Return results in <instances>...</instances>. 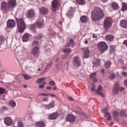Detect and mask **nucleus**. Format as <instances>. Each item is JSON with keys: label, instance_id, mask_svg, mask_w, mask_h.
<instances>
[{"label": "nucleus", "instance_id": "c03bdc74", "mask_svg": "<svg viewBox=\"0 0 127 127\" xmlns=\"http://www.w3.org/2000/svg\"><path fill=\"white\" fill-rule=\"evenodd\" d=\"M5 92L4 89L1 87H0V94H4Z\"/></svg>", "mask_w": 127, "mask_h": 127}, {"label": "nucleus", "instance_id": "e2e57ef3", "mask_svg": "<svg viewBox=\"0 0 127 127\" xmlns=\"http://www.w3.org/2000/svg\"><path fill=\"white\" fill-rule=\"evenodd\" d=\"M93 82H96L97 81V80L96 78H95L93 79Z\"/></svg>", "mask_w": 127, "mask_h": 127}, {"label": "nucleus", "instance_id": "9d476101", "mask_svg": "<svg viewBox=\"0 0 127 127\" xmlns=\"http://www.w3.org/2000/svg\"><path fill=\"white\" fill-rule=\"evenodd\" d=\"M119 91V83L118 82H116L114 86L113 89V93L114 94H117Z\"/></svg>", "mask_w": 127, "mask_h": 127}, {"label": "nucleus", "instance_id": "13d9d810", "mask_svg": "<svg viewBox=\"0 0 127 127\" xmlns=\"http://www.w3.org/2000/svg\"><path fill=\"white\" fill-rule=\"evenodd\" d=\"M44 95V96H47V94H39L37 97H35V98L36 99H37V98L38 97V96H39V95Z\"/></svg>", "mask_w": 127, "mask_h": 127}, {"label": "nucleus", "instance_id": "6e6552de", "mask_svg": "<svg viewBox=\"0 0 127 127\" xmlns=\"http://www.w3.org/2000/svg\"><path fill=\"white\" fill-rule=\"evenodd\" d=\"M15 21L12 19H9L7 22V26L8 28H13L15 26Z\"/></svg>", "mask_w": 127, "mask_h": 127}, {"label": "nucleus", "instance_id": "9b49d317", "mask_svg": "<svg viewBox=\"0 0 127 127\" xmlns=\"http://www.w3.org/2000/svg\"><path fill=\"white\" fill-rule=\"evenodd\" d=\"M1 7L2 9L4 10L7 11L10 10L8 4L5 2H2L1 4Z\"/></svg>", "mask_w": 127, "mask_h": 127}, {"label": "nucleus", "instance_id": "423d86ee", "mask_svg": "<svg viewBox=\"0 0 127 127\" xmlns=\"http://www.w3.org/2000/svg\"><path fill=\"white\" fill-rule=\"evenodd\" d=\"M39 13L41 15H45L48 13V8L44 6L40 8H39Z\"/></svg>", "mask_w": 127, "mask_h": 127}, {"label": "nucleus", "instance_id": "39448f33", "mask_svg": "<svg viewBox=\"0 0 127 127\" xmlns=\"http://www.w3.org/2000/svg\"><path fill=\"white\" fill-rule=\"evenodd\" d=\"M111 18L109 17H107L104 21L103 26L106 30L111 27L112 26Z\"/></svg>", "mask_w": 127, "mask_h": 127}, {"label": "nucleus", "instance_id": "864d4df0", "mask_svg": "<svg viewBox=\"0 0 127 127\" xmlns=\"http://www.w3.org/2000/svg\"><path fill=\"white\" fill-rule=\"evenodd\" d=\"M69 43L70 44V45L73 46L74 45V43L73 42V40L72 39H70L69 40Z\"/></svg>", "mask_w": 127, "mask_h": 127}, {"label": "nucleus", "instance_id": "2eb2a0df", "mask_svg": "<svg viewBox=\"0 0 127 127\" xmlns=\"http://www.w3.org/2000/svg\"><path fill=\"white\" fill-rule=\"evenodd\" d=\"M102 87L101 86H99L96 90V93L98 95H100L102 97H103L104 96V95L102 93Z\"/></svg>", "mask_w": 127, "mask_h": 127}, {"label": "nucleus", "instance_id": "bb28decb", "mask_svg": "<svg viewBox=\"0 0 127 127\" xmlns=\"http://www.w3.org/2000/svg\"><path fill=\"white\" fill-rule=\"evenodd\" d=\"M127 9V4L125 2L122 3V10L124 11Z\"/></svg>", "mask_w": 127, "mask_h": 127}, {"label": "nucleus", "instance_id": "a19ab883", "mask_svg": "<svg viewBox=\"0 0 127 127\" xmlns=\"http://www.w3.org/2000/svg\"><path fill=\"white\" fill-rule=\"evenodd\" d=\"M55 33L52 29H49L48 32V34L49 35L53 34L54 35Z\"/></svg>", "mask_w": 127, "mask_h": 127}, {"label": "nucleus", "instance_id": "338daca9", "mask_svg": "<svg viewBox=\"0 0 127 127\" xmlns=\"http://www.w3.org/2000/svg\"><path fill=\"white\" fill-rule=\"evenodd\" d=\"M124 84L126 86H127V79L125 80Z\"/></svg>", "mask_w": 127, "mask_h": 127}, {"label": "nucleus", "instance_id": "412c9836", "mask_svg": "<svg viewBox=\"0 0 127 127\" xmlns=\"http://www.w3.org/2000/svg\"><path fill=\"white\" fill-rule=\"evenodd\" d=\"M114 38L113 35L111 34L107 35L105 36V39L107 41H110L113 40Z\"/></svg>", "mask_w": 127, "mask_h": 127}, {"label": "nucleus", "instance_id": "680f3d73", "mask_svg": "<svg viewBox=\"0 0 127 127\" xmlns=\"http://www.w3.org/2000/svg\"><path fill=\"white\" fill-rule=\"evenodd\" d=\"M110 47L111 49L113 50L115 49V46L114 45H111L110 46Z\"/></svg>", "mask_w": 127, "mask_h": 127}, {"label": "nucleus", "instance_id": "c756f323", "mask_svg": "<svg viewBox=\"0 0 127 127\" xmlns=\"http://www.w3.org/2000/svg\"><path fill=\"white\" fill-rule=\"evenodd\" d=\"M9 105L12 107H15L16 105V102L12 100L9 102Z\"/></svg>", "mask_w": 127, "mask_h": 127}, {"label": "nucleus", "instance_id": "f257e3e1", "mask_svg": "<svg viewBox=\"0 0 127 127\" xmlns=\"http://www.w3.org/2000/svg\"><path fill=\"white\" fill-rule=\"evenodd\" d=\"M91 18L93 21H97L102 18L104 16L103 11L100 8L95 7L92 10Z\"/></svg>", "mask_w": 127, "mask_h": 127}, {"label": "nucleus", "instance_id": "2f4dec72", "mask_svg": "<svg viewBox=\"0 0 127 127\" xmlns=\"http://www.w3.org/2000/svg\"><path fill=\"white\" fill-rule=\"evenodd\" d=\"M73 12L71 11H69L66 15L68 18H71L73 16Z\"/></svg>", "mask_w": 127, "mask_h": 127}, {"label": "nucleus", "instance_id": "e433bc0d", "mask_svg": "<svg viewBox=\"0 0 127 127\" xmlns=\"http://www.w3.org/2000/svg\"><path fill=\"white\" fill-rule=\"evenodd\" d=\"M4 40L5 38L3 36H0V45L4 42Z\"/></svg>", "mask_w": 127, "mask_h": 127}, {"label": "nucleus", "instance_id": "1a4fd4ad", "mask_svg": "<svg viewBox=\"0 0 127 127\" xmlns=\"http://www.w3.org/2000/svg\"><path fill=\"white\" fill-rule=\"evenodd\" d=\"M75 116L72 115H68L66 117V121H69L70 123H72L74 122L75 119Z\"/></svg>", "mask_w": 127, "mask_h": 127}, {"label": "nucleus", "instance_id": "72a5a7b5", "mask_svg": "<svg viewBox=\"0 0 127 127\" xmlns=\"http://www.w3.org/2000/svg\"><path fill=\"white\" fill-rule=\"evenodd\" d=\"M45 79V78H41L38 79L36 81V82L38 83H40L43 82Z\"/></svg>", "mask_w": 127, "mask_h": 127}, {"label": "nucleus", "instance_id": "a878e982", "mask_svg": "<svg viewBox=\"0 0 127 127\" xmlns=\"http://www.w3.org/2000/svg\"><path fill=\"white\" fill-rule=\"evenodd\" d=\"M80 20L81 22L85 23L87 21V18L86 16H83L80 17Z\"/></svg>", "mask_w": 127, "mask_h": 127}, {"label": "nucleus", "instance_id": "6e6d98bb", "mask_svg": "<svg viewBox=\"0 0 127 127\" xmlns=\"http://www.w3.org/2000/svg\"><path fill=\"white\" fill-rule=\"evenodd\" d=\"M38 42L37 41H34L33 42L32 44L33 45H37L38 44Z\"/></svg>", "mask_w": 127, "mask_h": 127}, {"label": "nucleus", "instance_id": "603ef678", "mask_svg": "<svg viewBox=\"0 0 127 127\" xmlns=\"http://www.w3.org/2000/svg\"><path fill=\"white\" fill-rule=\"evenodd\" d=\"M122 75L124 77H126L127 76V72H123L122 73Z\"/></svg>", "mask_w": 127, "mask_h": 127}, {"label": "nucleus", "instance_id": "c9c22d12", "mask_svg": "<svg viewBox=\"0 0 127 127\" xmlns=\"http://www.w3.org/2000/svg\"><path fill=\"white\" fill-rule=\"evenodd\" d=\"M76 1L79 4L83 5L85 3L84 0H76Z\"/></svg>", "mask_w": 127, "mask_h": 127}, {"label": "nucleus", "instance_id": "0eeeda50", "mask_svg": "<svg viewBox=\"0 0 127 127\" xmlns=\"http://www.w3.org/2000/svg\"><path fill=\"white\" fill-rule=\"evenodd\" d=\"M26 15L28 18H32L35 15V12L33 9H31L28 10Z\"/></svg>", "mask_w": 127, "mask_h": 127}, {"label": "nucleus", "instance_id": "20e7f679", "mask_svg": "<svg viewBox=\"0 0 127 127\" xmlns=\"http://www.w3.org/2000/svg\"><path fill=\"white\" fill-rule=\"evenodd\" d=\"M98 48L101 54H102L108 49V47L104 42H100L98 44Z\"/></svg>", "mask_w": 127, "mask_h": 127}, {"label": "nucleus", "instance_id": "6ab92c4d", "mask_svg": "<svg viewBox=\"0 0 127 127\" xmlns=\"http://www.w3.org/2000/svg\"><path fill=\"white\" fill-rule=\"evenodd\" d=\"M120 26L124 28H127V20H123L120 21Z\"/></svg>", "mask_w": 127, "mask_h": 127}, {"label": "nucleus", "instance_id": "79ce46f5", "mask_svg": "<svg viewBox=\"0 0 127 127\" xmlns=\"http://www.w3.org/2000/svg\"><path fill=\"white\" fill-rule=\"evenodd\" d=\"M119 115V114L118 112L117 111H114L113 113V116L114 118H116Z\"/></svg>", "mask_w": 127, "mask_h": 127}, {"label": "nucleus", "instance_id": "4be33fe9", "mask_svg": "<svg viewBox=\"0 0 127 127\" xmlns=\"http://www.w3.org/2000/svg\"><path fill=\"white\" fill-rule=\"evenodd\" d=\"M30 34L28 33L25 34L22 37V40L24 42H27L29 39V37L30 36Z\"/></svg>", "mask_w": 127, "mask_h": 127}, {"label": "nucleus", "instance_id": "f8f14e48", "mask_svg": "<svg viewBox=\"0 0 127 127\" xmlns=\"http://www.w3.org/2000/svg\"><path fill=\"white\" fill-rule=\"evenodd\" d=\"M4 122L5 124L7 126H10L12 123V121L11 119L8 117L5 118L4 120Z\"/></svg>", "mask_w": 127, "mask_h": 127}, {"label": "nucleus", "instance_id": "de8ad7c7", "mask_svg": "<svg viewBox=\"0 0 127 127\" xmlns=\"http://www.w3.org/2000/svg\"><path fill=\"white\" fill-rule=\"evenodd\" d=\"M34 58V57H30L29 58V59L32 61V62L33 63V64L35 62Z\"/></svg>", "mask_w": 127, "mask_h": 127}, {"label": "nucleus", "instance_id": "f704fd0d", "mask_svg": "<svg viewBox=\"0 0 127 127\" xmlns=\"http://www.w3.org/2000/svg\"><path fill=\"white\" fill-rule=\"evenodd\" d=\"M105 116L107 117L108 120H110L111 119V117L109 113H106L105 115Z\"/></svg>", "mask_w": 127, "mask_h": 127}, {"label": "nucleus", "instance_id": "5fc2aeb1", "mask_svg": "<svg viewBox=\"0 0 127 127\" xmlns=\"http://www.w3.org/2000/svg\"><path fill=\"white\" fill-rule=\"evenodd\" d=\"M119 90H120V92H122L124 91V88L123 87H119Z\"/></svg>", "mask_w": 127, "mask_h": 127}, {"label": "nucleus", "instance_id": "4468645a", "mask_svg": "<svg viewBox=\"0 0 127 127\" xmlns=\"http://www.w3.org/2000/svg\"><path fill=\"white\" fill-rule=\"evenodd\" d=\"M93 67H96L100 65V62L99 60L94 59L93 61Z\"/></svg>", "mask_w": 127, "mask_h": 127}, {"label": "nucleus", "instance_id": "aec40b11", "mask_svg": "<svg viewBox=\"0 0 127 127\" xmlns=\"http://www.w3.org/2000/svg\"><path fill=\"white\" fill-rule=\"evenodd\" d=\"M55 105V102L52 101L49 104L45 105L44 106L46 109H48L54 107Z\"/></svg>", "mask_w": 127, "mask_h": 127}, {"label": "nucleus", "instance_id": "37998d69", "mask_svg": "<svg viewBox=\"0 0 127 127\" xmlns=\"http://www.w3.org/2000/svg\"><path fill=\"white\" fill-rule=\"evenodd\" d=\"M116 76V74L114 73H112L109 76L110 78L111 79H114Z\"/></svg>", "mask_w": 127, "mask_h": 127}, {"label": "nucleus", "instance_id": "3c124183", "mask_svg": "<svg viewBox=\"0 0 127 127\" xmlns=\"http://www.w3.org/2000/svg\"><path fill=\"white\" fill-rule=\"evenodd\" d=\"M91 90L93 91H95V84H93L91 88Z\"/></svg>", "mask_w": 127, "mask_h": 127}, {"label": "nucleus", "instance_id": "58836bf2", "mask_svg": "<svg viewBox=\"0 0 127 127\" xmlns=\"http://www.w3.org/2000/svg\"><path fill=\"white\" fill-rule=\"evenodd\" d=\"M8 108L4 106L2 107L0 109V111L1 112H2L5 110H7Z\"/></svg>", "mask_w": 127, "mask_h": 127}, {"label": "nucleus", "instance_id": "49530a36", "mask_svg": "<svg viewBox=\"0 0 127 127\" xmlns=\"http://www.w3.org/2000/svg\"><path fill=\"white\" fill-rule=\"evenodd\" d=\"M108 109L107 107L103 108L102 110V112L103 113H106L108 111Z\"/></svg>", "mask_w": 127, "mask_h": 127}, {"label": "nucleus", "instance_id": "393cba45", "mask_svg": "<svg viewBox=\"0 0 127 127\" xmlns=\"http://www.w3.org/2000/svg\"><path fill=\"white\" fill-rule=\"evenodd\" d=\"M111 6L114 10H116L119 9V8L117 3L115 2H113L112 3Z\"/></svg>", "mask_w": 127, "mask_h": 127}, {"label": "nucleus", "instance_id": "ea45409f", "mask_svg": "<svg viewBox=\"0 0 127 127\" xmlns=\"http://www.w3.org/2000/svg\"><path fill=\"white\" fill-rule=\"evenodd\" d=\"M96 76V73L95 72L91 73L90 78L91 79H93L95 78Z\"/></svg>", "mask_w": 127, "mask_h": 127}, {"label": "nucleus", "instance_id": "f3484780", "mask_svg": "<svg viewBox=\"0 0 127 127\" xmlns=\"http://www.w3.org/2000/svg\"><path fill=\"white\" fill-rule=\"evenodd\" d=\"M83 54L84 57L85 58L88 57L89 55V51L87 47L83 49Z\"/></svg>", "mask_w": 127, "mask_h": 127}, {"label": "nucleus", "instance_id": "4c0bfd02", "mask_svg": "<svg viewBox=\"0 0 127 127\" xmlns=\"http://www.w3.org/2000/svg\"><path fill=\"white\" fill-rule=\"evenodd\" d=\"M111 65V63L109 61L107 62L105 64V66L106 67L108 68Z\"/></svg>", "mask_w": 127, "mask_h": 127}, {"label": "nucleus", "instance_id": "dca6fc26", "mask_svg": "<svg viewBox=\"0 0 127 127\" xmlns=\"http://www.w3.org/2000/svg\"><path fill=\"white\" fill-rule=\"evenodd\" d=\"M31 53L33 56H35L39 53V48L37 46L33 47L31 52Z\"/></svg>", "mask_w": 127, "mask_h": 127}, {"label": "nucleus", "instance_id": "ddd939ff", "mask_svg": "<svg viewBox=\"0 0 127 127\" xmlns=\"http://www.w3.org/2000/svg\"><path fill=\"white\" fill-rule=\"evenodd\" d=\"M16 0H10L8 1V4L10 10L11 8H13L15 5Z\"/></svg>", "mask_w": 127, "mask_h": 127}, {"label": "nucleus", "instance_id": "69168bd1", "mask_svg": "<svg viewBox=\"0 0 127 127\" xmlns=\"http://www.w3.org/2000/svg\"><path fill=\"white\" fill-rule=\"evenodd\" d=\"M67 56L65 55L62 56V58L63 59H65L67 58Z\"/></svg>", "mask_w": 127, "mask_h": 127}, {"label": "nucleus", "instance_id": "f03ea898", "mask_svg": "<svg viewBox=\"0 0 127 127\" xmlns=\"http://www.w3.org/2000/svg\"><path fill=\"white\" fill-rule=\"evenodd\" d=\"M18 28L19 32H22L26 28L25 24L23 19H16Z\"/></svg>", "mask_w": 127, "mask_h": 127}, {"label": "nucleus", "instance_id": "cd10ccee", "mask_svg": "<svg viewBox=\"0 0 127 127\" xmlns=\"http://www.w3.org/2000/svg\"><path fill=\"white\" fill-rule=\"evenodd\" d=\"M126 111L125 110H122L121 111L119 115L124 117H127V114L125 113Z\"/></svg>", "mask_w": 127, "mask_h": 127}, {"label": "nucleus", "instance_id": "b1692460", "mask_svg": "<svg viewBox=\"0 0 127 127\" xmlns=\"http://www.w3.org/2000/svg\"><path fill=\"white\" fill-rule=\"evenodd\" d=\"M58 116V114L57 113H54L49 115V118L51 120L55 119Z\"/></svg>", "mask_w": 127, "mask_h": 127}, {"label": "nucleus", "instance_id": "473e14b6", "mask_svg": "<svg viewBox=\"0 0 127 127\" xmlns=\"http://www.w3.org/2000/svg\"><path fill=\"white\" fill-rule=\"evenodd\" d=\"M22 76L26 80L30 79H31V78L30 76L27 75L23 74H22Z\"/></svg>", "mask_w": 127, "mask_h": 127}, {"label": "nucleus", "instance_id": "774afa93", "mask_svg": "<svg viewBox=\"0 0 127 127\" xmlns=\"http://www.w3.org/2000/svg\"><path fill=\"white\" fill-rule=\"evenodd\" d=\"M48 97H45L44 98V101H46L48 100Z\"/></svg>", "mask_w": 127, "mask_h": 127}, {"label": "nucleus", "instance_id": "052dcab7", "mask_svg": "<svg viewBox=\"0 0 127 127\" xmlns=\"http://www.w3.org/2000/svg\"><path fill=\"white\" fill-rule=\"evenodd\" d=\"M44 87V86H43V84H41L39 86V88L40 89L43 88Z\"/></svg>", "mask_w": 127, "mask_h": 127}, {"label": "nucleus", "instance_id": "c85d7f7f", "mask_svg": "<svg viewBox=\"0 0 127 127\" xmlns=\"http://www.w3.org/2000/svg\"><path fill=\"white\" fill-rule=\"evenodd\" d=\"M20 52L22 54V55H24L28 53L27 50L24 47L22 48Z\"/></svg>", "mask_w": 127, "mask_h": 127}, {"label": "nucleus", "instance_id": "a211bd4d", "mask_svg": "<svg viewBox=\"0 0 127 127\" xmlns=\"http://www.w3.org/2000/svg\"><path fill=\"white\" fill-rule=\"evenodd\" d=\"M74 62L77 66H79L80 64V61L79 58L77 56H75L74 58Z\"/></svg>", "mask_w": 127, "mask_h": 127}, {"label": "nucleus", "instance_id": "4d7b16f0", "mask_svg": "<svg viewBox=\"0 0 127 127\" xmlns=\"http://www.w3.org/2000/svg\"><path fill=\"white\" fill-rule=\"evenodd\" d=\"M49 84L50 85L53 86L55 84V83L54 82L52 81L51 82H49Z\"/></svg>", "mask_w": 127, "mask_h": 127}, {"label": "nucleus", "instance_id": "7c9ffc66", "mask_svg": "<svg viewBox=\"0 0 127 127\" xmlns=\"http://www.w3.org/2000/svg\"><path fill=\"white\" fill-rule=\"evenodd\" d=\"M64 52L65 53H70L71 51V49L68 48H65L63 49Z\"/></svg>", "mask_w": 127, "mask_h": 127}, {"label": "nucleus", "instance_id": "09e8293b", "mask_svg": "<svg viewBox=\"0 0 127 127\" xmlns=\"http://www.w3.org/2000/svg\"><path fill=\"white\" fill-rule=\"evenodd\" d=\"M43 25L42 23L39 22H38L37 23V26L38 27H40Z\"/></svg>", "mask_w": 127, "mask_h": 127}, {"label": "nucleus", "instance_id": "7ed1b4c3", "mask_svg": "<svg viewBox=\"0 0 127 127\" xmlns=\"http://www.w3.org/2000/svg\"><path fill=\"white\" fill-rule=\"evenodd\" d=\"M51 3L52 9L53 11L55 12L60 7L62 1L61 0H53Z\"/></svg>", "mask_w": 127, "mask_h": 127}, {"label": "nucleus", "instance_id": "0e129e2a", "mask_svg": "<svg viewBox=\"0 0 127 127\" xmlns=\"http://www.w3.org/2000/svg\"><path fill=\"white\" fill-rule=\"evenodd\" d=\"M123 44L127 46V40H125L124 41Z\"/></svg>", "mask_w": 127, "mask_h": 127}, {"label": "nucleus", "instance_id": "8fccbe9b", "mask_svg": "<svg viewBox=\"0 0 127 127\" xmlns=\"http://www.w3.org/2000/svg\"><path fill=\"white\" fill-rule=\"evenodd\" d=\"M18 127H23V124L22 122H20L18 123Z\"/></svg>", "mask_w": 127, "mask_h": 127}, {"label": "nucleus", "instance_id": "bf43d9fd", "mask_svg": "<svg viewBox=\"0 0 127 127\" xmlns=\"http://www.w3.org/2000/svg\"><path fill=\"white\" fill-rule=\"evenodd\" d=\"M52 63V62H49V63L47 64V66H46V68H47V67H49L51 64Z\"/></svg>", "mask_w": 127, "mask_h": 127}, {"label": "nucleus", "instance_id": "a18cd8bd", "mask_svg": "<svg viewBox=\"0 0 127 127\" xmlns=\"http://www.w3.org/2000/svg\"><path fill=\"white\" fill-rule=\"evenodd\" d=\"M36 38L38 39H40L43 37V35L42 34H38L37 36H35Z\"/></svg>", "mask_w": 127, "mask_h": 127}, {"label": "nucleus", "instance_id": "5701e85b", "mask_svg": "<svg viewBox=\"0 0 127 127\" xmlns=\"http://www.w3.org/2000/svg\"><path fill=\"white\" fill-rule=\"evenodd\" d=\"M35 125L37 127H44L45 125L42 121H38L35 123Z\"/></svg>", "mask_w": 127, "mask_h": 127}]
</instances>
